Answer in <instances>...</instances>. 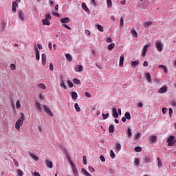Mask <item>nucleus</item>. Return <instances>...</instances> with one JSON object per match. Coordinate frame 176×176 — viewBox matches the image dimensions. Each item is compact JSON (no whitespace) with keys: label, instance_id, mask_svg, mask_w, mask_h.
<instances>
[{"label":"nucleus","instance_id":"8fccbe9b","mask_svg":"<svg viewBox=\"0 0 176 176\" xmlns=\"http://www.w3.org/2000/svg\"><path fill=\"white\" fill-rule=\"evenodd\" d=\"M127 134H128L129 138H130L131 137V134H132L131 129L130 128H128Z\"/></svg>","mask_w":176,"mask_h":176},{"label":"nucleus","instance_id":"dca6fc26","mask_svg":"<svg viewBox=\"0 0 176 176\" xmlns=\"http://www.w3.org/2000/svg\"><path fill=\"white\" fill-rule=\"evenodd\" d=\"M166 91H167V87H163L158 90V93H160V94L166 93Z\"/></svg>","mask_w":176,"mask_h":176},{"label":"nucleus","instance_id":"c9c22d12","mask_svg":"<svg viewBox=\"0 0 176 176\" xmlns=\"http://www.w3.org/2000/svg\"><path fill=\"white\" fill-rule=\"evenodd\" d=\"M110 156H111V159H115V157H116L115 153L112 150L110 151Z\"/></svg>","mask_w":176,"mask_h":176},{"label":"nucleus","instance_id":"0e129e2a","mask_svg":"<svg viewBox=\"0 0 176 176\" xmlns=\"http://www.w3.org/2000/svg\"><path fill=\"white\" fill-rule=\"evenodd\" d=\"M100 159L101 162H105V157H103V155H100Z\"/></svg>","mask_w":176,"mask_h":176},{"label":"nucleus","instance_id":"6e6d98bb","mask_svg":"<svg viewBox=\"0 0 176 176\" xmlns=\"http://www.w3.org/2000/svg\"><path fill=\"white\" fill-rule=\"evenodd\" d=\"M89 170L90 171V173H94V171H96V170L94 169V168L91 167V166H89Z\"/></svg>","mask_w":176,"mask_h":176},{"label":"nucleus","instance_id":"a18cd8bd","mask_svg":"<svg viewBox=\"0 0 176 176\" xmlns=\"http://www.w3.org/2000/svg\"><path fill=\"white\" fill-rule=\"evenodd\" d=\"M10 69H12V71H14V69H16V65L12 63V64L10 65Z\"/></svg>","mask_w":176,"mask_h":176},{"label":"nucleus","instance_id":"1a4fd4ad","mask_svg":"<svg viewBox=\"0 0 176 176\" xmlns=\"http://www.w3.org/2000/svg\"><path fill=\"white\" fill-rule=\"evenodd\" d=\"M112 115H113V117L115 118V119H118V118H119V114H118V110H116V109L113 108Z\"/></svg>","mask_w":176,"mask_h":176},{"label":"nucleus","instance_id":"423d86ee","mask_svg":"<svg viewBox=\"0 0 176 176\" xmlns=\"http://www.w3.org/2000/svg\"><path fill=\"white\" fill-rule=\"evenodd\" d=\"M148 47H149V45H146L144 46L142 52V57H145L146 52H148Z\"/></svg>","mask_w":176,"mask_h":176},{"label":"nucleus","instance_id":"69168bd1","mask_svg":"<svg viewBox=\"0 0 176 176\" xmlns=\"http://www.w3.org/2000/svg\"><path fill=\"white\" fill-rule=\"evenodd\" d=\"M14 163L16 167H19V162L16 160H14Z\"/></svg>","mask_w":176,"mask_h":176},{"label":"nucleus","instance_id":"4be33fe9","mask_svg":"<svg viewBox=\"0 0 176 176\" xmlns=\"http://www.w3.org/2000/svg\"><path fill=\"white\" fill-rule=\"evenodd\" d=\"M122 149V145L120 144L117 143L116 144V152H120V151Z\"/></svg>","mask_w":176,"mask_h":176},{"label":"nucleus","instance_id":"bf43d9fd","mask_svg":"<svg viewBox=\"0 0 176 176\" xmlns=\"http://www.w3.org/2000/svg\"><path fill=\"white\" fill-rule=\"evenodd\" d=\"M68 86L69 87H74V83H72V82L70 80H68Z\"/></svg>","mask_w":176,"mask_h":176},{"label":"nucleus","instance_id":"f3484780","mask_svg":"<svg viewBox=\"0 0 176 176\" xmlns=\"http://www.w3.org/2000/svg\"><path fill=\"white\" fill-rule=\"evenodd\" d=\"M35 107H36L37 111H38V112H42V107H41V103H39L38 102H36Z\"/></svg>","mask_w":176,"mask_h":176},{"label":"nucleus","instance_id":"c756f323","mask_svg":"<svg viewBox=\"0 0 176 176\" xmlns=\"http://www.w3.org/2000/svg\"><path fill=\"white\" fill-rule=\"evenodd\" d=\"M74 108L77 112H80V107H79L78 103H75Z\"/></svg>","mask_w":176,"mask_h":176},{"label":"nucleus","instance_id":"6ab92c4d","mask_svg":"<svg viewBox=\"0 0 176 176\" xmlns=\"http://www.w3.org/2000/svg\"><path fill=\"white\" fill-rule=\"evenodd\" d=\"M42 23L43 25H50V21L49 19H43Z\"/></svg>","mask_w":176,"mask_h":176},{"label":"nucleus","instance_id":"37998d69","mask_svg":"<svg viewBox=\"0 0 176 176\" xmlns=\"http://www.w3.org/2000/svg\"><path fill=\"white\" fill-rule=\"evenodd\" d=\"M73 82H74V83H75V85H80V80H78L76 78H74L73 80Z\"/></svg>","mask_w":176,"mask_h":176},{"label":"nucleus","instance_id":"4d7b16f0","mask_svg":"<svg viewBox=\"0 0 176 176\" xmlns=\"http://www.w3.org/2000/svg\"><path fill=\"white\" fill-rule=\"evenodd\" d=\"M91 5L93 6H96L97 3H96V0H91Z\"/></svg>","mask_w":176,"mask_h":176},{"label":"nucleus","instance_id":"13d9d810","mask_svg":"<svg viewBox=\"0 0 176 176\" xmlns=\"http://www.w3.org/2000/svg\"><path fill=\"white\" fill-rule=\"evenodd\" d=\"M162 113H164V115H166V113H167V108L166 107L162 108Z\"/></svg>","mask_w":176,"mask_h":176},{"label":"nucleus","instance_id":"7ed1b4c3","mask_svg":"<svg viewBox=\"0 0 176 176\" xmlns=\"http://www.w3.org/2000/svg\"><path fill=\"white\" fill-rule=\"evenodd\" d=\"M70 165L72 166V172L74 176H79V173H78V168H76V166L74 162L70 161Z\"/></svg>","mask_w":176,"mask_h":176},{"label":"nucleus","instance_id":"b1692460","mask_svg":"<svg viewBox=\"0 0 176 176\" xmlns=\"http://www.w3.org/2000/svg\"><path fill=\"white\" fill-rule=\"evenodd\" d=\"M72 98L73 100H77L78 99V94L76 92H72Z\"/></svg>","mask_w":176,"mask_h":176},{"label":"nucleus","instance_id":"a19ab883","mask_svg":"<svg viewBox=\"0 0 176 176\" xmlns=\"http://www.w3.org/2000/svg\"><path fill=\"white\" fill-rule=\"evenodd\" d=\"M124 24V23L123 17H122V18H120V28H122V27H123Z\"/></svg>","mask_w":176,"mask_h":176},{"label":"nucleus","instance_id":"ddd939ff","mask_svg":"<svg viewBox=\"0 0 176 176\" xmlns=\"http://www.w3.org/2000/svg\"><path fill=\"white\" fill-rule=\"evenodd\" d=\"M123 63H124V56L122 55L120 56L119 67H123Z\"/></svg>","mask_w":176,"mask_h":176},{"label":"nucleus","instance_id":"e433bc0d","mask_svg":"<svg viewBox=\"0 0 176 176\" xmlns=\"http://www.w3.org/2000/svg\"><path fill=\"white\" fill-rule=\"evenodd\" d=\"M115 47V43H111L108 46V50H112Z\"/></svg>","mask_w":176,"mask_h":176},{"label":"nucleus","instance_id":"a211bd4d","mask_svg":"<svg viewBox=\"0 0 176 176\" xmlns=\"http://www.w3.org/2000/svg\"><path fill=\"white\" fill-rule=\"evenodd\" d=\"M29 155L30 156V157H32V159H34L35 162H38V160H39L38 156L35 155L34 154H32V153H30Z\"/></svg>","mask_w":176,"mask_h":176},{"label":"nucleus","instance_id":"393cba45","mask_svg":"<svg viewBox=\"0 0 176 176\" xmlns=\"http://www.w3.org/2000/svg\"><path fill=\"white\" fill-rule=\"evenodd\" d=\"M150 140H151V142H156V140H157V136L152 135L150 137Z\"/></svg>","mask_w":176,"mask_h":176},{"label":"nucleus","instance_id":"412c9836","mask_svg":"<svg viewBox=\"0 0 176 176\" xmlns=\"http://www.w3.org/2000/svg\"><path fill=\"white\" fill-rule=\"evenodd\" d=\"M65 57H66V60H67L69 63H71V61H72V56H71V54H67L65 55Z\"/></svg>","mask_w":176,"mask_h":176},{"label":"nucleus","instance_id":"f8f14e48","mask_svg":"<svg viewBox=\"0 0 176 176\" xmlns=\"http://www.w3.org/2000/svg\"><path fill=\"white\" fill-rule=\"evenodd\" d=\"M18 17H19V20L24 21V14L23 13V11H19Z\"/></svg>","mask_w":176,"mask_h":176},{"label":"nucleus","instance_id":"79ce46f5","mask_svg":"<svg viewBox=\"0 0 176 176\" xmlns=\"http://www.w3.org/2000/svg\"><path fill=\"white\" fill-rule=\"evenodd\" d=\"M16 109H19L21 108V104H20V100H17L16 102Z\"/></svg>","mask_w":176,"mask_h":176},{"label":"nucleus","instance_id":"20e7f679","mask_svg":"<svg viewBox=\"0 0 176 176\" xmlns=\"http://www.w3.org/2000/svg\"><path fill=\"white\" fill-rule=\"evenodd\" d=\"M43 109L45 112H46L49 115V116H51V118H53L54 116L53 113H52V111L50 110V108H49V107L44 105Z\"/></svg>","mask_w":176,"mask_h":176},{"label":"nucleus","instance_id":"bb28decb","mask_svg":"<svg viewBox=\"0 0 176 176\" xmlns=\"http://www.w3.org/2000/svg\"><path fill=\"white\" fill-rule=\"evenodd\" d=\"M97 29L100 32H104V28L101 25H97Z\"/></svg>","mask_w":176,"mask_h":176},{"label":"nucleus","instance_id":"f03ea898","mask_svg":"<svg viewBox=\"0 0 176 176\" xmlns=\"http://www.w3.org/2000/svg\"><path fill=\"white\" fill-rule=\"evenodd\" d=\"M174 138H175V137L173 135H170L168 138L166 142H168V146H174V145L175 144V142H176V140H174Z\"/></svg>","mask_w":176,"mask_h":176},{"label":"nucleus","instance_id":"c85d7f7f","mask_svg":"<svg viewBox=\"0 0 176 176\" xmlns=\"http://www.w3.org/2000/svg\"><path fill=\"white\" fill-rule=\"evenodd\" d=\"M125 118H126L128 120H130V119H131V116L130 115L129 112H126L125 113Z\"/></svg>","mask_w":176,"mask_h":176},{"label":"nucleus","instance_id":"09e8293b","mask_svg":"<svg viewBox=\"0 0 176 176\" xmlns=\"http://www.w3.org/2000/svg\"><path fill=\"white\" fill-rule=\"evenodd\" d=\"M140 137H141V133L138 132L137 134L135 135V140H137L138 139H139Z\"/></svg>","mask_w":176,"mask_h":176},{"label":"nucleus","instance_id":"2f4dec72","mask_svg":"<svg viewBox=\"0 0 176 176\" xmlns=\"http://www.w3.org/2000/svg\"><path fill=\"white\" fill-rule=\"evenodd\" d=\"M107 8H112V0H107Z\"/></svg>","mask_w":176,"mask_h":176},{"label":"nucleus","instance_id":"4468645a","mask_svg":"<svg viewBox=\"0 0 176 176\" xmlns=\"http://www.w3.org/2000/svg\"><path fill=\"white\" fill-rule=\"evenodd\" d=\"M151 25H152V21L143 23V26L144 28H149V27H151Z\"/></svg>","mask_w":176,"mask_h":176},{"label":"nucleus","instance_id":"4c0bfd02","mask_svg":"<svg viewBox=\"0 0 176 176\" xmlns=\"http://www.w3.org/2000/svg\"><path fill=\"white\" fill-rule=\"evenodd\" d=\"M102 118H103V120H105V119H108L109 118V113H102Z\"/></svg>","mask_w":176,"mask_h":176},{"label":"nucleus","instance_id":"9d476101","mask_svg":"<svg viewBox=\"0 0 176 176\" xmlns=\"http://www.w3.org/2000/svg\"><path fill=\"white\" fill-rule=\"evenodd\" d=\"M82 8L83 10H85L87 13H90V10H89V8H87V6L86 5V3H82Z\"/></svg>","mask_w":176,"mask_h":176},{"label":"nucleus","instance_id":"49530a36","mask_svg":"<svg viewBox=\"0 0 176 176\" xmlns=\"http://www.w3.org/2000/svg\"><path fill=\"white\" fill-rule=\"evenodd\" d=\"M134 163L135 166H140V159L138 158L135 159Z\"/></svg>","mask_w":176,"mask_h":176},{"label":"nucleus","instance_id":"f704fd0d","mask_svg":"<svg viewBox=\"0 0 176 176\" xmlns=\"http://www.w3.org/2000/svg\"><path fill=\"white\" fill-rule=\"evenodd\" d=\"M60 87L63 89H67V85H65V82L64 81H60Z\"/></svg>","mask_w":176,"mask_h":176},{"label":"nucleus","instance_id":"ea45409f","mask_svg":"<svg viewBox=\"0 0 176 176\" xmlns=\"http://www.w3.org/2000/svg\"><path fill=\"white\" fill-rule=\"evenodd\" d=\"M144 162H145V163H151V157H146L144 158Z\"/></svg>","mask_w":176,"mask_h":176},{"label":"nucleus","instance_id":"e2e57ef3","mask_svg":"<svg viewBox=\"0 0 176 176\" xmlns=\"http://www.w3.org/2000/svg\"><path fill=\"white\" fill-rule=\"evenodd\" d=\"M106 42L107 43H111L112 42V38L111 37H108Z\"/></svg>","mask_w":176,"mask_h":176},{"label":"nucleus","instance_id":"3c124183","mask_svg":"<svg viewBox=\"0 0 176 176\" xmlns=\"http://www.w3.org/2000/svg\"><path fill=\"white\" fill-rule=\"evenodd\" d=\"M62 27H64L65 28H67V30H72L71 28V27L68 26V25H67V24L62 25Z\"/></svg>","mask_w":176,"mask_h":176},{"label":"nucleus","instance_id":"9b49d317","mask_svg":"<svg viewBox=\"0 0 176 176\" xmlns=\"http://www.w3.org/2000/svg\"><path fill=\"white\" fill-rule=\"evenodd\" d=\"M75 71L76 72H82L83 71V66L77 65L75 67Z\"/></svg>","mask_w":176,"mask_h":176},{"label":"nucleus","instance_id":"c03bdc74","mask_svg":"<svg viewBox=\"0 0 176 176\" xmlns=\"http://www.w3.org/2000/svg\"><path fill=\"white\" fill-rule=\"evenodd\" d=\"M82 171H84V174L86 176H91V175L90 173H89V172H87L85 168L82 169Z\"/></svg>","mask_w":176,"mask_h":176},{"label":"nucleus","instance_id":"de8ad7c7","mask_svg":"<svg viewBox=\"0 0 176 176\" xmlns=\"http://www.w3.org/2000/svg\"><path fill=\"white\" fill-rule=\"evenodd\" d=\"M142 148L140 146H138L136 148H135V152H142Z\"/></svg>","mask_w":176,"mask_h":176},{"label":"nucleus","instance_id":"72a5a7b5","mask_svg":"<svg viewBox=\"0 0 176 176\" xmlns=\"http://www.w3.org/2000/svg\"><path fill=\"white\" fill-rule=\"evenodd\" d=\"M38 87H39L40 89H43V90H45L46 89V85L41 83L38 85Z\"/></svg>","mask_w":176,"mask_h":176},{"label":"nucleus","instance_id":"338daca9","mask_svg":"<svg viewBox=\"0 0 176 176\" xmlns=\"http://www.w3.org/2000/svg\"><path fill=\"white\" fill-rule=\"evenodd\" d=\"M50 71H53V69H54L53 63L50 64Z\"/></svg>","mask_w":176,"mask_h":176},{"label":"nucleus","instance_id":"aec40b11","mask_svg":"<svg viewBox=\"0 0 176 176\" xmlns=\"http://www.w3.org/2000/svg\"><path fill=\"white\" fill-rule=\"evenodd\" d=\"M138 64H140V60H138L131 62V65L132 67H137V65H138Z\"/></svg>","mask_w":176,"mask_h":176},{"label":"nucleus","instance_id":"cd10ccee","mask_svg":"<svg viewBox=\"0 0 176 176\" xmlns=\"http://www.w3.org/2000/svg\"><path fill=\"white\" fill-rule=\"evenodd\" d=\"M114 131H115V126H113V125H110L109 127V132L113 133Z\"/></svg>","mask_w":176,"mask_h":176},{"label":"nucleus","instance_id":"39448f33","mask_svg":"<svg viewBox=\"0 0 176 176\" xmlns=\"http://www.w3.org/2000/svg\"><path fill=\"white\" fill-rule=\"evenodd\" d=\"M155 47H157V52H162L163 50V44H162V42H157L155 43Z\"/></svg>","mask_w":176,"mask_h":176},{"label":"nucleus","instance_id":"f257e3e1","mask_svg":"<svg viewBox=\"0 0 176 176\" xmlns=\"http://www.w3.org/2000/svg\"><path fill=\"white\" fill-rule=\"evenodd\" d=\"M21 118L16 120L15 123V129L18 131H20V126H23L24 124V120H25V116H24V113H21Z\"/></svg>","mask_w":176,"mask_h":176},{"label":"nucleus","instance_id":"7c9ffc66","mask_svg":"<svg viewBox=\"0 0 176 176\" xmlns=\"http://www.w3.org/2000/svg\"><path fill=\"white\" fill-rule=\"evenodd\" d=\"M131 34L134 36V38H138V34L137 33V31L135 30H131Z\"/></svg>","mask_w":176,"mask_h":176},{"label":"nucleus","instance_id":"680f3d73","mask_svg":"<svg viewBox=\"0 0 176 176\" xmlns=\"http://www.w3.org/2000/svg\"><path fill=\"white\" fill-rule=\"evenodd\" d=\"M169 116H170V118H171L173 116V109L172 108H169Z\"/></svg>","mask_w":176,"mask_h":176},{"label":"nucleus","instance_id":"a878e982","mask_svg":"<svg viewBox=\"0 0 176 176\" xmlns=\"http://www.w3.org/2000/svg\"><path fill=\"white\" fill-rule=\"evenodd\" d=\"M158 163H157V166L158 167L160 168V167H162L163 166V163H162V160L160 159V157H158L157 159Z\"/></svg>","mask_w":176,"mask_h":176},{"label":"nucleus","instance_id":"5701e85b","mask_svg":"<svg viewBox=\"0 0 176 176\" xmlns=\"http://www.w3.org/2000/svg\"><path fill=\"white\" fill-rule=\"evenodd\" d=\"M34 50H35V52H36V60H39V58H40L39 50H38V48H37V47H35Z\"/></svg>","mask_w":176,"mask_h":176},{"label":"nucleus","instance_id":"58836bf2","mask_svg":"<svg viewBox=\"0 0 176 176\" xmlns=\"http://www.w3.org/2000/svg\"><path fill=\"white\" fill-rule=\"evenodd\" d=\"M45 20H52V16L50 14H47L45 15Z\"/></svg>","mask_w":176,"mask_h":176},{"label":"nucleus","instance_id":"0eeeda50","mask_svg":"<svg viewBox=\"0 0 176 176\" xmlns=\"http://www.w3.org/2000/svg\"><path fill=\"white\" fill-rule=\"evenodd\" d=\"M71 21V19L68 17L62 18L60 19V22L63 23V24H68Z\"/></svg>","mask_w":176,"mask_h":176},{"label":"nucleus","instance_id":"2eb2a0df","mask_svg":"<svg viewBox=\"0 0 176 176\" xmlns=\"http://www.w3.org/2000/svg\"><path fill=\"white\" fill-rule=\"evenodd\" d=\"M41 58L43 65H46V54H42Z\"/></svg>","mask_w":176,"mask_h":176},{"label":"nucleus","instance_id":"603ef678","mask_svg":"<svg viewBox=\"0 0 176 176\" xmlns=\"http://www.w3.org/2000/svg\"><path fill=\"white\" fill-rule=\"evenodd\" d=\"M146 79H147V80L148 81V82H151V74H149V73H147L146 74Z\"/></svg>","mask_w":176,"mask_h":176},{"label":"nucleus","instance_id":"052dcab7","mask_svg":"<svg viewBox=\"0 0 176 176\" xmlns=\"http://www.w3.org/2000/svg\"><path fill=\"white\" fill-rule=\"evenodd\" d=\"M17 6H19V4L17 3V2L16 1L12 2V7L17 8Z\"/></svg>","mask_w":176,"mask_h":176},{"label":"nucleus","instance_id":"6e6552de","mask_svg":"<svg viewBox=\"0 0 176 176\" xmlns=\"http://www.w3.org/2000/svg\"><path fill=\"white\" fill-rule=\"evenodd\" d=\"M45 163L46 166L48 167V168H53V162H52L49 160H46Z\"/></svg>","mask_w":176,"mask_h":176},{"label":"nucleus","instance_id":"864d4df0","mask_svg":"<svg viewBox=\"0 0 176 176\" xmlns=\"http://www.w3.org/2000/svg\"><path fill=\"white\" fill-rule=\"evenodd\" d=\"M82 160H83V164H87V159H86V156H83L82 157Z\"/></svg>","mask_w":176,"mask_h":176},{"label":"nucleus","instance_id":"5fc2aeb1","mask_svg":"<svg viewBox=\"0 0 176 176\" xmlns=\"http://www.w3.org/2000/svg\"><path fill=\"white\" fill-rule=\"evenodd\" d=\"M85 32L86 35H88V36H90V35H91V33L90 30H86L85 31Z\"/></svg>","mask_w":176,"mask_h":176},{"label":"nucleus","instance_id":"473e14b6","mask_svg":"<svg viewBox=\"0 0 176 176\" xmlns=\"http://www.w3.org/2000/svg\"><path fill=\"white\" fill-rule=\"evenodd\" d=\"M16 176H23V170H20V169H17L16 170Z\"/></svg>","mask_w":176,"mask_h":176},{"label":"nucleus","instance_id":"774afa93","mask_svg":"<svg viewBox=\"0 0 176 176\" xmlns=\"http://www.w3.org/2000/svg\"><path fill=\"white\" fill-rule=\"evenodd\" d=\"M170 104H171L172 107H176L175 101L173 100Z\"/></svg>","mask_w":176,"mask_h":176}]
</instances>
